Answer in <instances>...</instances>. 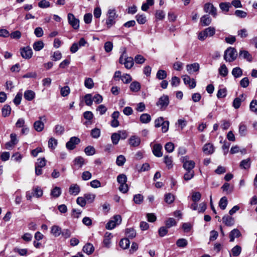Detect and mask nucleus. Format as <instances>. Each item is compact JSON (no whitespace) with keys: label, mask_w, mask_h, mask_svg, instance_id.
Returning a JSON list of instances; mask_svg holds the SVG:
<instances>
[{"label":"nucleus","mask_w":257,"mask_h":257,"mask_svg":"<svg viewBox=\"0 0 257 257\" xmlns=\"http://www.w3.org/2000/svg\"><path fill=\"white\" fill-rule=\"evenodd\" d=\"M177 222L173 218H169L166 221V226L168 228H171L172 226H176Z\"/></svg>","instance_id":"42"},{"label":"nucleus","mask_w":257,"mask_h":257,"mask_svg":"<svg viewBox=\"0 0 257 257\" xmlns=\"http://www.w3.org/2000/svg\"><path fill=\"white\" fill-rule=\"evenodd\" d=\"M52 59L54 61H57L60 60L62 58V54L59 51L54 52L53 55L51 56Z\"/></svg>","instance_id":"64"},{"label":"nucleus","mask_w":257,"mask_h":257,"mask_svg":"<svg viewBox=\"0 0 257 257\" xmlns=\"http://www.w3.org/2000/svg\"><path fill=\"white\" fill-rule=\"evenodd\" d=\"M112 237V235L111 233L107 232L105 233L103 242L105 247H109V245L111 243L110 239Z\"/></svg>","instance_id":"25"},{"label":"nucleus","mask_w":257,"mask_h":257,"mask_svg":"<svg viewBox=\"0 0 257 257\" xmlns=\"http://www.w3.org/2000/svg\"><path fill=\"white\" fill-rule=\"evenodd\" d=\"M227 90L225 88L219 89L217 93V97L218 98H224L226 96Z\"/></svg>","instance_id":"49"},{"label":"nucleus","mask_w":257,"mask_h":257,"mask_svg":"<svg viewBox=\"0 0 257 257\" xmlns=\"http://www.w3.org/2000/svg\"><path fill=\"white\" fill-rule=\"evenodd\" d=\"M215 33V29L214 27H209L203 31L199 32L198 38L200 41H204L208 37H212Z\"/></svg>","instance_id":"3"},{"label":"nucleus","mask_w":257,"mask_h":257,"mask_svg":"<svg viewBox=\"0 0 257 257\" xmlns=\"http://www.w3.org/2000/svg\"><path fill=\"white\" fill-rule=\"evenodd\" d=\"M227 205V199L226 197H222L219 203V206L222 210H224L226 208Z\"/></svg>","instance_id":"48"},{"label":"nucleus","mask_w":257,"mask_h":257,"mask_svg":"<svg viewBox=\"0 0 257 257\" xmlns=\"http://www.w3.org/2000/svg\"><path fill=\"white\" fill-rule=\"evenodd\" d=\"M111 139L113 144L117 145L120 140V136L117 133H115L112 134Z\"/></svg>","instance_id":"54"},{"label":"nucleus","mask_w":257,"mask_h":257,"mask_svg":"<svg viewBox=\"0 0 257 257\" xmlns=\"http://www.w3.org/2000/svg\"><path fill=\"white\" fill-rule=\"evenodd\" d=\"M80 142V140L78 138L76 137H71L70 139V140L66 143V147L68 149L72 150L76 147V145L78 144Z\"/></svg>","instance_id":"11"},{"label":"nucleus","mask_w":257,"mask_h":257,"mask_svg":"<svg viewBox=\"0 0 257 257\" xmlns=\"http://www.w3.org/2000/svg\"><path fill=\"white\" fill-rule=\"evenodd\" d=\"M106 16L105 24L107 28L109 29L116 23V19L118 17V15L116 14L115 9H110L108 10Z\"/></svg>","instance_id":"1"},{"label":"nucleus","mask_w":257,"mask_h":257,"mask_svg":"<svg viewBox=\"0 0 257 257\" xmlns=\"http://www.w3.org/2000/svg\"><path fill=\"white\" fill-rule=\"evenodd\" d=\"M237 56V52L236 49L230 47L224 51L223 57L226 62H231L236 59Z\"/></svg>","instance_id":"2"},{"label":"nucleus","mask_w":257,"mask_h":257,"mask_svg":"<svg viewBox=\"0 0 257 257\" xmlns=\"http://www.w3.org/2000/svg\"><path fill=\"white\" fill-rule=\"evenodd\" d=\"M203 151L205 154H211L214 152V147L210 143L206 144L203 146Z\"/></svg>","instance_id":"19"},{"label":"nucleus","mask_w":257,"mask_h":257,"mask_svg":"<svg viewBox=\"0 0 257 257\" xmlns=\"http://www.w3.org/2000/svg\"><path fill=\"white\" fill-rule=\"evenodd\" d=\"M14 251L15 252H18L20 255H26L28 252L27 249L26 248H19L17 247H15L14 248Z\"/></svg>","instance_id":"59"},{"label":"nucleus","mask_w":257,"mask_h":257,"mask_svg":"<svg viewBox=\"0 0 257 257\" xmlns=\"http://www.w3.org/2000/svg\"><path fill=\"white\" fill-rule=\"evenodd\" d=\"M70 92V88L68 86H65L64 87H61L60 93L62 96H67L69 95Z\"/></svg>","instance_id":"50"},{"label":"nucleus","mask_w":257,"mask_h":257,"mask_svg":"<svg viewBox=\"0 0 257 257\" xmlns=\"http://www.w3.org/2000/svg\"><path fill=\"white\" fill-rule=\"evenodd\" d=\"M11 111V108L10 105H5L2 109V115L7 117L10 115Z\"/></svg>","instance_id":"37"},{"label":"nucleus","mask_w":257,"mask_h":257,"mask_svg":"<svg viewBox=\"0 0 257 257\" xmlns=\"http://www.w3.org/2000/svg\"><path fill=\"white\" fill-rule=\"evenodd\" d=\"M219 74L225 77L227 75L228 71L227 67L225 64H222L218 69Z\"/></svg>","instance_id":"36"},{"label":"nucleus","mask_w":257,"mask_h":257,"mask_svg":"<svg viewBox=\"0 0 257 257\" xmlns=\"http://www.w3.org/2000/svg\"><path fill=\"white\" fill-rule=\"evenodd\" d=\"M188 244L187 240L185 238H180L176 241V245L179 247L184 248Z\"/></svg>","instance_id":"39"},{"label":"nucleus","mask_w":257,"mask_h":257,"mask_svg":"<svg viewBox=\"0 0 257 257\" xmlns=\"http://www.w3.org/2000/svg\"><path fill=\"white\" fill-rule=\"evenodd\" d=\"M68 20L69 23L74 29H78L79 27V21L76 19L74 16L71 13L68 14Z\"/></svg>","instance_id":"12"},{"label":"nucleus","mask_w":257,"mask_h":257,"mask_svg":"<svg viewBox=\"0 0 257 257\" xmlns=\"http://www.w3.org/2000/svg\"><path fill=\"white\" fill-rule=\"evenodd\" d=\"M183 168L186 171H193V169L195 167V162L193 161L189 160L187 156H185L182 159Z\"/></svg>","instance_id":"8"},{"label":"nucleus","mask_w":257,"mask_h":257,"mask_svg":"<svg viewBox=\"0 0 257 257\" xmlns=\"http://www.w3.org/2000/svg\"><path fill=\"white\" fill-rule=\"evenodd\" d=\"M104 50L106 52L108 53L111 51L113 48V44L110 41L106 42L104 46Z\"/></svg>","instance_id":"62"},{"label":"nucleus","mask_w":257,"mask_h":257,"mask_svg":"<svg viewBox=\"0 0 257 257\" xmlns=\"http://www.w3.org/2000/svg\"><path fill=\"white\" fill-rule=\"evenodd\" d=\"M144 197L141 194H136L134 197V202L137 204H140L143 202Z\"/></svg>","instance_id":"63"},{"label":"nucleus","mask_w":257,"mask_h":257,"mask_svg":"<svg viewBox=\"0 0 257 257\" xmlns=\"http://www.w3.org/2000/svg\"><path fill=\"white\" fill-rule=\"evenodd\" d=\"M75 165L81 168L84 164V159L81 157H77L74 160Z\"/></svg>","instance_id":"40"},{"label":"nucleus","mask_w":257,"mask_h":257,"mask_svg":"<svg viewBox=\"0 0 257 257\" xmlns=\"http://www.w3.org/2000/svg\"><path fill=\"white\" fill-rule=\"evenodd\" d=\"M121 217L119 215H114L112 219L109 220L106 224L105 228L107 229L111 230L115 227L116 225L120 224Z\"/></svg>","instance_id":"5"},{"label":"nucleus","mask_w":257,"mask_h":257,"mask_svg":"<svg viewBox=\"0 0 257 257\" xmlns=\"http://www.w3.org/2000/svg\"><path fill=\"white\" fill-rule=\"evenodd\" d=\"M211 19L208 15L203 16L200 19V23L203 26L209 25L211 23Z\"/></svg>","instance_id":"22"},{"label":"nucleus","mask_w":257,"mask_h":257,"mask_svg":"<svg viewBox=\"0 0 257 257\" xmlns=\"http://www.w3.org/2000/svg\"><path fill=\"white\" fill-rule=\"evenodd\" d=\"M239 57L246 59L248 62L252 61V57L249 52L246 50H240L239 53Z\"/></svg>","instance_id":"20"},{"label":"nucleus","mask_w":257,"mask_h":257,"mask_svg":"<svg viewBox=\"0 0 257 257\" xmlns=\"http://www.w3.org/2000/svg\"><path fill=\"white\" fill-rule=\"evenodd\" d=\"M126 161L125 158L123 155H119L118 156L116 160V164L118 166H122L124 165Z\"/></svg>","instance_id":"44"},{"label":"nucleus","mask_w":257,"mask_h":257,"mask_svg":"<svg viewBox=\"0 0 257 257\" xmlns=\"http://www.w3.org/2000/svg\"><path fill=\"white\" fill-rule=\"evenodd\" d=\"M241 250L242 248L240 246L238 245H236L231 249V253L230 254V257H231V255H232L233 256H239L241 252Z\"/></svg>","instance_id":"24"},{"label":"nucleus","mask_w":257,"mask_h":257,"mask_svg":"<svg viewBox=\"0 0 257 257\" xmlns=\"http://www.w3.org/2000/svg\"><path fill=\"white\" fill-rule=\"evenodd\" d=\"M250 159L249 158H247L246 159L243 160L240 163L239 167L241 169H248L250 167Z\"/></svg>","instance_id":"27"},{"label":"nucleus","mask_w":257,"mask_h":257,"mask_svg":"<svg viewBox=\"0 0 257 257\" xmlns=\"http://www.w3.org/2000/svg\"><path fill=\"white\" fill-rule=\"evenodd\" d=\"M241 235V232L238 229H233L229 233V241L230 242H233L234 241L235 238L239 237Z\"/></svg>","instance_id":"17"},{"label":"nucleus","mask_w":257,"mask_h":257,"mask_svg":"<svg viewBox=\"0 0 257 257\" xmlns=\"http://www.w3.org/2000/svg\"><path fill=\"white\" fill-rule=\"evenodd\" d=\"M250 110L257 115V100L253 99L249 104Z\"/></svg>","instance_id":"38"},{"label":"nucleus","mask_w":257,"mask_h":257,"mask_svg":"<svg viewBox=\"0 0 257 257\" xmlns=\"http://www.w3.org/2000/svg\"><path fill=\"white\" fill-rule=\"evenodd\" d=\"M230 7V4L227 3H221L219 4L220 9L225 13L228 12Z\"/></svg>","instance_id":"56"},{"label":"nucleus","mask_w":257,"mask_h":257,"mask_svg":"<svg viewBox=\"0 0 257 257\" xmlns=\"http://www.w3.org/2000/svg\"><path fill=\"white\" fill-rule=\"evenodd\" d=\"M136 19L140 24H144L146 22V17L144 15L138 14L136 16Z\"/></svg>","instance_id":"47"},{"label":"nucleus","mask_w":257,"mask_h":257,"mask_svg":"<svg viewBox=\"0 0 257 257\" xmlns=\"http://www.w3.org/2000/svg\"><path fill=\"white\" fill-rule=\"evenodd\" d=\"M64 126L57 124L55 126L54 132L57 135H62L64 132Z\"/></svg>","instance_id":"46"},{"label":"nucleus","mask_w":257,"mask_h":257,"mask_svg":"<svg viewBox=\"0 0 257 257\" xmlns=\"http://www.w3.org/2000/svg\"><path fill=\"white\" fill-rule=\"evenodd\" d=\"M130 244V241L127 238H122L119 241V246L123 249L127 248Z\"/></svg>","instance_id":"35"},{"label":"nucleus","mask_w":257,"mask_h":257,"mask_svg":"<svg viewBox=\"0 0 257 257\" xmlns=\"http://www.w3.org/2000/svg\"><path fill=\"white\" fill-rule=\"evenodd\" d=\"M183 79L184 83L189 85L191 88H194L196 86L195 80L194 79H191L189 76L184 75Z\"/></svg>","instance_id":"18"},{"label":"nucleus","mask_w":257,"mask_h":257,"mask_svg":"<svg viewBox=\"0 0 257 257\" xmlns=\"http://www.w3.org/2000/svg\"><path fill=\"white\" fill-rule=\"evenodd\" d=\"M169 103V97L167 95H163L161 96L156 103V105L162 110H165Z\"/></svg>","instance_id":"6"},{"label":"nucleus","mask_w":257,"mask_h":257,"mask_svg":"<svg viewBox=\"0 0 257 257\" xmlns=\"http://www.w3.org/2000/svg\"><path fill=\"white\" fill-rule=\"evenodd\" d=\"M39 120L36 121L34 123V128L38 132H42L44 128V122H46V117L45 115L40 116Z\"/></svg>","instance_id":"7"},{"label":"nucleus","mask_w":257,"mask_h":257,"mask_svg":"<svg viewBox=\"0 0 257 257\" xmlns=\"http://www.w3.org/2000/svg\"><path fill=\"white\" fill-rule=\"evenodd\" d=\"M84 152L87 156H92L95 154V150L94 147L89 146L85 148Z\"/></svg>","instance_id":"53"},{"label":"nucleus","mask_w":257,"mask_h":257,"mask_svg":"<svg viewBox=\"0 0 257 257\" xmlns=\"http://www.w3.org/2000/svg\"><path fill=\"white\" fill-rule=\"evenodd\" d=\"M130 88L133 92H138L141 89V84L137 81H134L130 84Z\"/></svg>","instance_id":"28"},{"label":"nucleus","mask_w":257,"mask_h":257,"mask_svg":"<svg viewBox=\"0 0 257 257\" xmlns=\"http://www.w3.org/2000/svg\"><path fill=\"white\" fill-rule=\"evenodd\" d=\"M167 73L164 70H159L156 74V77L159 80H163L167 77Z\"/></svg>","instance_id":"41"},{"label":"nucleus","mask_w":257,"mask_h":257,"mask_svg":"<svg viewBox=\"0 0 257 257\" xmlns=\"http://www.w3.org/2000/svg\"><path fill=\"white\" fill-rule=\"evenodd\" d=\"M128 143L131 146L137 147L139 146L141 143V139L137 136H132L128 140Z\"/></svg>","instance_id":"15"},{"label":"nucleus","mask_w":257,"mask_h":257,"mask_svg":"<svg viewBox=\"0 0 257 257\" xmlns=\"http://www.w3.org/2000/svg\"><path fill=\"white\" fill-rule=\"evenodd\" d=\"M91 136L93 138L97 139L100 136V130L98 128H94L91 131Z\"/></svg>","instance_id":"52"},{"label":"nucleus","mask_w":257,"mask_h":257,"mask_svg":"<svg viewBox=\"0 0 257 257\" xmlns=\"http://www.w3.org/2000/svg\"><path fill=\"white\" fill-rule=\"evenodd\" d=\"M117 181L120 184L119 190L122 193H126L128 191V187L126 184L127 177L124 174H120L117 177Z\"/></svg>","instance_id":"4"},{"label":"nucleus","mask_w":257,"mask_h":257,"mask_svg":"<svg viewBox=\"0 0 257 257\" xmlns=\"http://www.w3.org/2000/svg\"><path fill=\"white\" fill-rule=\"evenodd\" d=\"M24 97L28 101L32 100L35 97V93L31 90H27L25 91Z\"/></svg>","instance_id":"23"},{"label":"nucleus","mask_w":257,"mask_h":257,"mask_svg":"<svg viewBox=\"0 0 257 257\" xmlns=\"http://www.w3.org/2000/svg\"><path fill=\"white\" fill-rule=\"evenodd\" d=\"M175 199V197L173 194H166L165 196V200L168 204L172 203Z\"/></svg>","instance_id":"57"},{"label":"nucleus","mask_w":257,"mask_h":257,"mask_svg":"<svg viewBox=\"0 0 257 257\" xmlns=\"http://www.w3.org/2000/svg\"><path fill=\"white\" fill-rule=\"evenodd\" d=\"M94 248L93 245L90 243L86 244L83 247V251L89 255L93 253Z\"/></svg>","instance_id":"26"},{"label":"nucleus","mask_w":257,"mask_h":257,"mask_svg":"<svg viewBox=\"0 0 257 257\" xmlns=\"http://www.w3.org/2000/svg\"><path fill=\"white\" fill-rule=\"evenodd\" d=\"M20 53L22 57L26 59H30L33 55L32 50L29 46L21 49Z\"/></svg>","instance_id":"10"},{"label":"nucleus","mask_w":257,"mask_h":257,"mask_svg":"<svg viewBox=\"0 0 257 257\" xmlns=\"http://www.w3.org/2000/svg\"><path fill=\"white\" fill-rule=\"evenodd\" d=\"M84 85L86 88L88 89H91L94 86L93 80L90 78H86L85 80Z\"/></svg>","instance_id":"55"},{"label":"nucleus","mask_w":257,"mask_h":257,"mask_svg":"<svg viewBox=\"0 0 257 257\" xmlns=\"http://www.w3.org/2000/svg\"><path fill=\"white\" fill-rule=\"evenodd\" d=\"M231 73L234 78H238L242 75V70L240 67H236L233 68Z\"/></svg>","instance_id":"30"},{"label":"nucleus","mask_w":257,"mask_h":257,"mask_svg":"<svg viewBox=\"0 0 257 257\" xmlns=\"http://www.w3.org/2000/svg\"><path fill=\"white\" fill-rule=\"evenodd\" d=\"M125 234L127 237L130 238H133L136 235V231L132 228H127L125 231Z\"/></svg>","instance_id":"45"},{"label":"nucleus","mask_w":257,"mask_h":257,"mask_svg":"<svg viewBox=\"0 0 257 257\" xmlns=\"http://www.w3.org/2000/svg\"><path fill=\"white\" fill-rule=\"evenodd\" d=\"M164 162L169 169L173 167V160L171 156H165L164 158Z\"/></svg>","instance_id":"33"},{"label":"nucleus","mask_w":257,"mask_h":257,"mask_svg":"<svg viewBox=\"0 0 257 257\" xmlns=\"http://www.w3.org/2000/svg\"><path fill=\"white\" fill-rule=\"evenodd\" d=\"M84 100L85 104L88 106H91L92 104V96L91 94H87L84 97Z\"/></svg>","instance_id":"43"},{"label":"nucleus","mask_w":257,"mask_h":257,"mask_svg":"<svg viewBox=\"0 0 257 257\" xmlns=\"http://www.w3.org/2000/svg\"><path fill=\"white\" fill-rule=\"evenodd\" d=\"M194 175V171H187V172L184 175V179L186 181H188L192 179Z\"/></svg>","instance_id":"60"},{"label":"nucleus","mask_w":257,"mask_h":257,"mask_svg":"<svg viewBox=\"0 0 257 257\" xmlns=\"http://www.w3.org/2000/svg\"><path fill=\"white\" fill-rule=\"evenodd\" d=\"M38 6L43 9L49 8L50 6V4L49 2L47 1L46 0H41L38 3Z\"/></svg>","instance_id":"61"},{"label":"nucleus","mask_w":257,"mask_h":257,"mask_svg":"<svg viewBox=\"0 0 257 257\" xmlns=\"http://www.w3.org/2000/svg\"><path fill=\"white\" fill-rule=\"evenodd\" d=\"M222 222L226 226H232L234 224L235 220L230 215H225L222 217Z\"/></svg>","instance_id":"14"},{"label":"nucleus","mask_w":257,"mask_h":257,"mask_svg":"<svg viewBox=\"0 0 257 257\" xmlns=\"http://www.w3.org/2000/svg\"><path fill=\"white\" fill-rule=\"evenodd\" d=\"M123 64L126 69H131L134 64L133 58L131 57H128L125 58Z\"/></svg>","instance_id":"31"},{"label":"nucleus","mask_w":257,"mask_h":257,"mask_svg":"<svg viewBox=\"0 0 257 257\" xmlns=\"http://www.w3.org/2000/svg\"><path fill=\"white\" fill-rule=\"evenodd\" d=\"M246 96L244 94H240L239 97L235 98L232 102V106L235 109L240 107L241 103L245 99Z\"/></svg>","instance_id":"13"},{"label":"nucleus","mask_w":257,"mask_h":257,"mask_svg":"<svg viewBox=\"0 0 257 257\" xmlns=\"http://www.w3.org/2000/svg\"><path fill=\"white\" fill-rule=\"evenodd\" d=\"M57 140L54 138H51L48 142V147L51 149H54L57 145Z\"/></svg>","instance_id":"51"},{"label":"nucleus","mask_w":257,"mask_h":257,"mask_svg":"<svg viewBox=\"0 0 257 257\" xmlns=\"http://www.w3.org/2000/svg\"><path fill=\"white\" fill-rule=\"evenodd\" d=\"M200 68V65L198 63H194L191 64H188L186 66V69L189 74L198 71Z\"/></svg>","instance_id":"16"},{"label":"nucleus","mask_w":257,"mask_h":257,"mask_svg":"<svg viewBox=\"0 0 257 257\" xmlns=\"http://www.w3.org/2000/svg\"><path fill=\"white\" fill-rule=\"evenodd\" d=\"M61 228L57 225H53L51 227V232L55 237L59 236L61 234Z\"/></svg>","instance_id":"29"},{"label":"nucleus","mask_w":257,"mask_h":257,"mask_svg":"<svg viewBox=\"0 0 257 257\" xmlns=\"http://www.w3.org/2000/svg\"><path fill=\"white\" fill-rule=\"evenodd\" d=\"M162 147L160 144H155L153 147V152L154 155L157 157H161L162 156L161 152Z\"/></svg>","instance_id":"21"},{"label":"nucleus","mask_w":257,"mask_h":257,"mask_svg":"<svg viewBox=\"0 0 257 257\" xmlns=\"http://www.w3.org/2000/svg\"><path fill=\"white\" fill-rule=\"evenodd\" d=\"M80 191V187L77 184H72L69 188L70 193H79Z\"/></svg>","instance_id":"58"},{"label":"nucleus","mask_w":257,"mask_h":257,"mask_svg":"<svg viewBox=\"0 0 257 257\" xmlns=\"http://www.w3.org/2000/svg\"><path fill=\"white\" fill-rule=\"evenodd\" d=\"M140 120L143 123H148L151 120V117L148 113H143L140 116Z\"/></svg>","instance_id":"32"},{"label":"nucleus","mask_w":257,"mask_h":257,"mask_svg":"<svg viewBox=\"0 0 257 257\" xmlns=\"http://www.w3.org/2000/svg\"><path fill=\"white\" fill-rule=\"evenodd\" d=\"M204 11L205 13H209L214 18L217 16V9L211 3H206L204 5Z\"/></svg>","instance_id":"9"},{"label":"nucleus","mask_w":257,"mask_h":257,"mask_svg":"<svg viewBox=\"0 0 257 257\" xmlns=\"http://www.w3.org/2000/svg\"><path fill=\"white\" fill-rule=\"evenodd\" d=\"M44 47V44L42 41L35 42L33 45V48L35 51H39L42 50Z\"/></svg>","instance_id":"34"}]
</instances>
